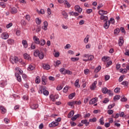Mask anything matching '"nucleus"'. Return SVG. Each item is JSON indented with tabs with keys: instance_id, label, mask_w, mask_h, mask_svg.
<instances>
[{
	"instance_id": "nucleus-53",
	"label": "nucleus",
	"mask_w": 129,
	"mask_h": 129,
	"mask_svg": "<svg viewBox=\"0 0 129 129\" xmlns=\"http://www.w3.org/2000/svg\"><path fill=\"white\" fill-rule=\"evenodd\" d=\"M120 31H121V33H122L123 34H125V30H124V28L121 27Z\"/></svg>"
},
{
	"instance_id": "nucleus-52",
	"label": "nucleus",
	"mask_w": 129,
	"mask_h": 129,
	"mask_svg": "<svg viewBox=\"0 0 129 129\" xmlns=\"http://www.w3.org/2000/svg\"><path fill=\"white\" fill-rule=\"evenodd\" d=\"M111 64H112V61L111 60H110L109 61H108L107 63V65L106 66V67H109V66H110V65H111Z\"/></svg>"
},
{
	"instance_id": "nucleus-31",
	"label": "nucleus",
	"mask_w": 129,
	"mask_h": 129,
	"mask_svg": "<svg viewBox=\"0 0 129 129\" xmlns=\"http://www.w3.org/2000/svg\"><path fill=\"white\" fill-rule=\"evenodd\" d=\"M41 82V79H40V77L37 76L36 77V80H35V83L37 84H39Z\"/></svg>"
},
{
	"instance_id": "nucleus-25",
	"label": "nucleus",
	"mask_w": 129,
	"mask_h": 129,
	"mask_svg": "<svg viewBox=\"0 0 129 129\" xmlns=\"http://www.w3.org/2000/svg\"><path fill=\"white\" fill-rule=\"evenodd\" d=\"M101 69V66H99L95 69L94 70L95 73H98V72H99Z\"/></svg>"
},
{
	"instance_id": "nucleus-54",
	"label": "nucleus",
	"mask_w": 129,
	"mask_h": 129,
	"mask_svg": "<svg viewBox=\"0 0 129 129\" xmlns=\"http://www.w3.org/2000/svg\"><path fill=\"white\" fill-rule=\"evenodd\" d=\"M59 56H60V53H59V52H56L55 53L54 57H55V58H58Z\"/></svg>"
},
{
	"instance_id": "nucleus-2",
	"label": "nucleus",
	"mask_w": 129,
	"mask_h": 129,
	"mask_svg": "<svg viewBox=\"0 0 129 129\" xmlns=\"http://www.w3.org/2000/svg\"><path fill=\"white\" fill-rule=\"evenodd\" d=\"M10 62L12 64L17 63L19 62V58L17 56H11L10 59Z\"/></svg>"
},
{
	"instance_id": "nucleus-1",
	"label": "nucleus",
	"mask_w": 129,
	"mask_h": 129,
	"mask_svg": "<svg viewBox=\"0 0 129 129\" xmlns=\"http://www.w3.org/2000/svg\"><path fill=\"white\" fill-rule=\"evenodd\" d=\"M39 93L42 94L43 93L45 96H48L49 95V91L46 90V87L44 86H41L39 87Z\"/></svg>"
},
{
	"instance_id": "nucleus-6",
	"label": "nucleus",
	"mask_w": 129,
	"mask_h": 129,
	"mask_svg": "<svg viewBox=\"0 0 129 129\" xmlns=\"http://www.w3.org/2000/svg\"><path fill=\"white\" fill-rule=\"evenodd\" d=\"M44 26L42 27V29L44 31H47L48 30V22L47 21H44L43 22Z\"/></svg>"
},
{
	"instance_id": "nucleus-18",
	"label": "nucleus",
	"mask_w": 129,
	"mask_h": 129,
	"mask_svg": "<svg viewBox=\"0 0 129 129\" xmlns=\"http://www.w3.org/2000/svg\"><path fill=\"white\" fill-rule=\"evenodd\" d=\"M110 24V21H106L105 23L104 24V28L105 29H108L109 28V25Z\"/></svg>"
},
{
	"instance_id": "nucleus-59",
	"label": "nucleus",
	"mask_w": 129,
	"mask_h": 129,
	"mask_svg": "<svg viewBox=\"0 0 129 129\" xmlns=\"http://www.w3.org/2000/svg\"><path fill=\"white\" fill-rule=\"evenodd\" d=\"M0 5L1 7H2V8H6V4H5V3L4 2H1Z\"/></svg>"
},
{
	"instance_id": "nucleus-32",
	"label": "nucleus",
	"mask_w": 129,
	"mask_h": 129,
	"mask_svg": "<svg viewBox=\"0 0 129 129\" xmlns=\"http://www.w3.org/2000/svg\"><path fill=\"white\" fill-rule=\"evenodd\" d=\"M59 71L60 72V73H61L62 74H66V69H64V68H61L59 70Z\"/></svg>"
},
{
	"instance_id": "nucleus-37",
	"label": "nucleus",
	"mask_w": 129,
	"mask_h": 129,
	"mask_svg": "<svg viewBox=\"0 0 129 129\" xmlns=\"http://www.w3.org/2000/svg\"><path fill=\"white\" fill-rule=\"evenodd\" d=\"M70 14H71L72 16H75V17H78V16H79V14L76 12H72L70 13Z\"/></svg>"
},
{
	"instance_id": "nucleus-23",
	"label": "nucleus",
	"mask_w": 129,
	"mask_h": 129,
	"mask_svg": "<svg viewBox=\"0 0 129 129\" xmlns=\"http://www.w3.org/2000/svg\"><path fill=\"white\" fill-rule=\"evenodd\" d=\"M15 70L17 72H19V74H20L21 75L23 74V71H22V70H21L20 68L17 67L15 69Z\"/></svg>"
},
{
	"instance_id": "nucleus-15",
	"label": "nucleus",
	"mask_w": 129,
	"mask_h": 129,
	"mask_svg": "<svg viewBox=\"0 0 129 129\" xmlns=\"http://www.w3.org/2000/svg\"><path fill=\"white\" fill-rule=\"evenodd\" d=\"M39 107V105H38V104H31L30 105V107L32 109H36L37 108H38V107Z\"/></svg>"
},
{
	"instance_id": "nucleus-36",
	"label": "nucleus",
	"mask_w": 129,
	"mask_h": 129,
	"mask_svg": "<svg viewBox=\"0 0 129 129\" xmlns=\"http://www.w3.org/2000/svg\"><path fill=\"white\" fill-rule=\"evenodd\" d=\"M76 102L75 101H73L72 102H69L68 103V105H70V106H73L74 105H75Z\"/></svg>"
},
{
	"instance_id": "nucleus-5",
	"label": "nucleus",
	"mask_w": 129,
	"mask_h": 129,
	"mask_svg": "<svg viewBox=\"0 0 129 129\" xmlns=\"http://www.w3.org/2000/svg\"><path fill=\"white\" fill-rule=\"evenodd\" d=\"M59 124L58 122L53 121L49 124V127H55V126H57Z\"/></svg>"
},
{
	"instance_id": "nucleus-39",
	"label": "nucleus",
	"mask_w": 129,
	"mask_h": 129,
	"mask_svg": "<svg viewBox=\"0 0 129 129\" xmlns=\"http://www.w3.org/2000/svg\"><path fill=\"white\" fill-rule=\"evenodd\" d=\"M104 119H103V117H102L100 119H99V122L100 124L102 125H103L104 124Z\"/></svg>"
},
{
	"instance_id": "nucleus-20",
	"label": "nucleus",
	"mask_w": 129,
	"mask_h": 129,
	"mask_svg": "<svg viewBox=\"0 0 129 129\" xmlns=\"http://www.w3.org/2000/svg\"><path fill=\"white\" fill-rule=\"evenodd\" d=\"M22 44L24 46V48H28V42H27V40H22Z\"/></svg>"
},
{
	"instance_id": "nucleus-33",
	"label": "nucleus",
	"mask_w": 129,
	"mask_h": 129,
	"mask_svg": "<svg viewBox=\"0 0 129 129\" xmlns=\"http://www.w3.org/2000/svg\"><path fill=\"white\" fill-rule=\"evenodd\" d=\"M64 5H66L67 8H70V7H71V5L70 3H68V1H67V0H64Z\"/></svg>"
},
{
	"instance_id": "nucleus-8",
	"label": "nucleus",
	"mask_w": 129,
	"mask_h": 129,
	"mask_svg": "<svg viewBox=\"0 0 129 129\" xmlns=\"http://www.w3.org/2000/svg\"><path fill=\"white\" fill-rule=\"evenodd\" d=\"M124 41H123V37H120L119 40H118V45L120 47H121L122 46L123 43Z\"/></svg>"
},
{
	"instance_id": "nucleus-49",
	"label": "nucleus",
	"mask_w": 129,
	"mask_h": 129,
	"mask_svg": "<svg viewBox=\"0 0 129 129\" xmlns=\"http://www.w3.org/2000/svg\"><path fill=\"white\" fill-rule=\"evenodd\" d=\"M96 120H97V119L95 117L93 118V119H89V121L90 122H95L96 121Z\"/></svg>"
},
{
	"instance_id": "nucleus-27",
	"label": "nucleus",
	"mask_w": 129,
	"mask_h": 129,
	"mask_svg": "<svg viewBox=\"0 0 129 129\" xmlns=\"http://www.w3.org/2000/svg\"><path fill=\"white\" fill-rule=\"evenodd\" d=\"M43 69H45V70H49L50 69V67L49 64H44L43 67Z\"/></svg>"
},
{
	"instance_id": "nucleus-14",
	"label": "nucleus",
	"mask_w": 129,
	"mask_h": 129,
	"mask_svg": "<svg viewBox=\"0 0 129 129\" xmlns=\"http://www.w3.org/2000/svg\"><path fill=\"white\" fill-rule=\"evenodd\" d=\"M10 12L11 14H17L18 13V9L15 7L11 8Z\"/></svg>"
},
{
	"instance_id": "nucleus-13",
	"label": "nucleus",
	"mask_w": 129,
	"mask_h": 129,
	"mask_svg": "<svg viewBox=\"0 0 129 129\" xmlns=\"http://www.w3.org/2000/svg\"><path fill=\"white\" fill-rule=\"evenodd\" d=\"M15 76L19 82H22V78L21 77V76H20V74H19L18 73H15Z\"/></svg>"
},
{
	"instance_id": "nucleus-51",
	"label": "nucleus",
	"mask_w": 129,
	"mask_h": 129,
	"mask_svg": "<svg viewBox=\"0 0 129 129\" xmlns=\"http://www.w3.org/2000/svg\"><path fill=\"white\" fill-rule=\"evenodd\" d=\"M122 85H124L125 86H127L128 85V82L126 81H123L121 83Z\"/></svg>"
},
{
	"instance_id": "nucleus-24",
	"label": "nucleus",
	"mask_w": 129,
	"mask_h": 129,
	"mask_svg": "<svg viewBox=\"0 0 129 129\" xmlns=\"http://www.w3.org/2000/svg\"><path fill=\"white\" fill-rule=\"evenodd\" d=\"M102 60H103V62H107V61H109V57L103 56L102 58Z\"/></svg>"
},
{
	"instance_id": "nucleus-47",
	"label": "nucleus",
	"mask_w": 129,
	"mask_h": 129,
	"mask_svg": "<svg viewBox=\"0 0 129 129\" xmlns=\"http://www.w3.org/2000/svg\"><path fill=\"white\" fill-rule=\"evenodd\" d=\"M22 26H26L27 25V22L24 20H21Z\"/></svg>"
},
{
	"instance_id": "nucleus-44",
	"label": "nucleus",
	"mask_w": 129,
	"mask_h": 129,
	"mask_svg": "<svg viewBox=\"0 0 129 129\" xmlns=\"http://www.w3.org/2000/svg\"><path fill=\"white\" fill-rule=\"evenodd\" d=\"M24 57L25 59H26V60H29L30 59V56L27 53H25L24 54Z\"/></svg>"
},
{
	"instance_id": "nucleus-7",
	"label": "nucleus",
	"mask_w": 129,
	"mask_h": 129,
	"mask_svg": "<svg viewBox=\"0 0 129 129\" xmlns=\"http://www.w3.org/2000/svg\"><path fill=\"white\" fill-rule=\"evenodd\" d=\"M0 110L2 114H5V113L7 112V109H6V108H5L3 105L0 106Z\"/></svg>"
},
{
	"instance_id": "nucleus-21",
	"label": "nucleus",
	"mask_w": 129,
	"mask_h": 129,
	"mask_svg": "<svg viewBox=\"0 0 129 129\" xmlns=\"http://www.w3.org/2000/svg\"><path fill=\"white\" fill-rule=\"evenodd\" d=\"M75 86H76V87H77V88H80V85H79V79H77L75 81Z\"/></svg>"
},
{
	"instance_id": "nucleus-64",
	"label": "nucleus",
	"mask_w": 129,
	"mask_h": 129,
	"mask_svg": "<svg viewBox=\"0 0 129 129\" xmlns=\"http://www.w3.org/2000/svg\"><path fill=\"white\" fill-rule=\"evenodd\" d=\"M107 113L108 114H112V113H113V111L112 110H108Z\"/></svg>"
},
{
	"instance_id": "nucleus-45",
	"label": "nucleus",
	"mask_w": 129,
	"mask_h": 129,
	"mask_svg": "<svg viewBox=\"0 0 129 129\" xmlns=\"http://www.w3.org/2000/svg\"><path fill=\"white\" fill-rule=\"evenodd\" d=\"M107 93H108L110 96H112L113 95V93H112V91L110 90H108Z\"/></svg>"
},
{
	"instance_id": "nucleus-12",
	"label": "nucleus",
	"mask_w": 129,
	"mask_h": 129,
	"mask_svg": "<svg viewBox=\"0 0 129 129\" xmlns=\"http://www.w3.org/2000/svg\"><path fill=\"white\" fill-rule=\"evenodd\" d=\"M46 80H47V78L46 77V76H43L41 78V81L43 85H46V84H47Z\"/></svg>"
},
{
	"instance_id": "nucleus-9",
	"label": "nucleus",
	"mask_w": 129,
	"mask_h": 129,
	"mask_svg": "<svg viewBox=\"0 0 129 129\" xmlns=\"http://www.w3.org/2000/svg\"><path fill=\"white\" fill-rule=\"evenodd\" d=\"M75 10L76 12H78V13H80L82 12V9L78 5L75 6Z\"/></svg>"
},
{
	"instance_id": "nucleus-60",
	"label": "nucleus",
	"mask_w": 129,
	"mask_h": 129,
	"mask_svg": "<svg viewBox=\"0 0 129 129\" xmlns=\"http://www.w3.org/2000/svg\"><path fill=\"white\" fill-rule=\"evenodd\" d=\"M109 101V100L108 98H105L104 100L103 101V103H107V102H108Z\"/></svg>"
},
{
	"instance_id": "nucleus-4",
	"label": "nucleus",
	"mask_w": 129,
	"mask_h": 129,
	"mask_svg": "<svg viewBox=\"0 0 129 129\" xmlns=\"http://www.w3.org/2000/svg\"><path fill=\"white\" fill-rule=\"evenodd\" d=\"M50 98L52 101H55L56 99H58V98H59V96L58 95H55L54 96L53 95H51L50 96Z\"/></svg>"
},
{
	"instance_id": "nucleus-48",
	"label": "nucleus",
	"mask_w": 129,
	"mask_h": 129,
	"mask_svg": "<svg viewBox=\"0 0 129 129\" xmlns=\"http://www.w3.org/2000/svg\"><path fill=\"white\" fill-rule=\"evenodd\" d=\"M93 59H94V56H93V55H90L88 56V59L89 61H92Z\"/></svg>"
},
{
	"instance_id": "nucleus-58",
	"label": "nucleus",
	"mask_w": 129,
	"mask_h": 129,
	"mask_svg": "<svg viewBox=\"0 0 129 129\" xmlns=\"http://www.w3.org/2000/svg\"><path fill=\"white\" fill-rule=\"evenodd\" d=\"M61 64V61L60 60H57L55 62V66H59Z\"/></svg>"
},
{
	"instance_id": "nucleus-19",
	"label": "nucleus",
	"mask_w": 129,
	"mask_h": 129,
	"mask_svg": "<svg viewBox=\"0 0 129 129\" xmlns=\"http://www.w3.org/2000/svg\"><path fill=\"white\" fill-rule=\"evenodd\" d=\"M96 99H97V98H94L92 99L89 101V104H94V103H96Z\"/></svg>"
},
{
	"instance_id": "nucleus-40",
	"label": "nucleus",
	"mask_w": 129,
	"mask_h": 129,
	"mask_svg": "<svg viewBox=\"0 0 129 129\" xmlns=\"http://www.w3.org/2000/svg\"><path fill=\"white\" fill-rule=\"evenodd\" d=\"M71 61L73 62H76V61H78L79 60V58L78 57H72L71 58Z\"/></svg>"
},
{
	"instance_id": "nucleus-30",
	"label": "nucleus",
	"mask_w": 129,
	"mask_h": 129,
	"mask_svg": "<svg viewBox=\"0 0 129 129\" xmlns=\"http://www.w3.org/2000/svg\"><path fill=\"white\" fill-rule=\"evenodd\" d=\"M113 99L114 101H116L117 100H119V99H120V95H116L114 97Z\"/></svg>"
},
{
	"instance_id": "nucleus-3",
	"label": "nucleus",
	"mask_w": 129,
	"mask_h": 129,
	"mask_svg": "<svg viewBox=\"0 0 129 129\" xmlns=\"http://www.w3.org/2000/svg\"><path fill=\"white\" fill-rule=\"evenodd\" d=\"M1 38L4 40H7V39H9V34L7 33H3L1 34Z\"/></svg>"
},
{
	"instance_id": "nucleus-43",
	"label": "nucleus",
	"mask_w": 129,
	"mask_h": 129,
	"mask_svg": "<svg viewBox=\"0 0 129 129\" xmlns=\"http://www.w3.org/2000/svg\"><path fill=\"white\" fill-rule=\"evenodd\" d=\"M35 67L32 64H30L28 67V70H34Z\"/></svg>"
},
{
	"instance_id": "nucleus-55",
	"label": "nucleus",
	"mask_w": 129,
	"mask_h": 129,
	"mask_svg": "<svg viewBox=\"0 0 129 129\" xmlns=\"http://www.w3.org/2000/svg\"><path fill=\"white\" fill-rule=\"evenodd\" d=\"M70 123L71 124V126H75V125L77 124L76 123L74 122V121H71Z\"/></svg>"
},
{
	"instance_id": "nucleus-57",
	"label": "nucleus",
	"mask_w": 129,
	"mask_h": 129,
	"mask_svg": "<svg viewBox=\"0 0 129 129\" xmlns=\"http://www.w3.org/2000/svg\"><path fill=\"white\" fill-rule=\"evenodd\" d=\"M109 78H110V76L108 75H106L105 76V81H107V80H109Z\"/></svg>"
},
{
	"instance_id": "nucleus-28",
	"label": "nucleus",
	"mask_w": 129,
	"mask_h": 129,
	"mask_svg": "<svg viewBox=\"0 0 129 129\" xmlns=\"http://www.w3.org/2000/svg\"><path fill=\"white\" fill-rule=\"evenodd\" d=\"M38 56L39 57V59H43L44 58V53L42 52H39Z\"/></svg>"
},
{
	"instance_id": "nucleus-38",
	"label": "nucleus",
	"mask_w": 129,
	"mask_h": 129,
	"mask_svg": "<svg viewBox=\"0 0 129 129\" xmlns=\"http://www.w3.org/2000/svg\"><path fill=\"white\" fill-rule=\"evenodd\" d=\"M102 93L104 94H106L107 93L108 90L106 88H104L102 89Z\"/></svg>"
},
{
	"instance_id": "nucleus-16",
	"label": "nucleus",
	"mask_w": 129,
	"mask_h": 129,
	"mask_svg": "<svg viewBox=\"0 0 129 129\" xmlns=\"http://www.w3.org/2000/svg\"><path fill=\"white\" fill-rule=\"evenodd\" d=\"M33 40L35 44H40V39L37 36H34Z\"/></svg>"
},
{
	"instance_id": "nucleus-62",
	"label": "nucleus",
	"mask_w": 129,
	"mask_h": 129,
	"mask_svg": "<svg viewBox=\"0 0 129 129\" xmlns=\"http://www.w3.org/2000/svg\"><path fill=\"white\" fill-rule=\"evenodd\" d=\"M68 91V87H65L63 88V92H64V93H66Z\"/></svg>"
},
{
	"instance_id": "nucleus-56",
	"label": "nucleus",
	"mask_w": 129,
	"mask_h": 129,
	"mask_svg": "<svg viewBox=\"0 0 129 129\" xmlns=\"http://www.w3.org/2000/svg\"><path fill=\"white\" fill-rule=\"evenodd\" d=\"M119 116L120 117H125V115H124V113L123 112H122L120 113Z\"/></svg>"
},
{
	"instance_id": "nucleus-35",
	"label": "nucleus",
	"mask_w": 129,
	"mask_h": 129,
	"mask_svg": "<svg viewBox=\"0 0 129 129\" xmlns=\"http://www.w3.org/2000/svg\"><path fill=\"white\" fill-rule=\"evenodd\" d=\"M36 23L37 25H41V23H42V20L37 18L36 19Z\"/></svg>"
},
{
	"instance_id": "nucleus-42",
	"label": "nucleus",
	"mask_w": 129,
	"mask_h": 129,
	"mask_svg": "<svg viewBox=\"0 0 129 129\" xmlns=\"http://www.w3.org/2000/svg\"><path fill=\"white\" fill-rule=\"evenodd\" d=\"M114 92H115V93H118V92H120V88L117 87L114 90Z\"/></svg>"
},
{
	"instance_id": "nucleus-61",
	"label": "nucleus",
	"mask_w": 129,
	"mask_h": 129,
	"mask_svg": "<svg viewBox=\"0 0 129 129\" xmlns=\"http://www.w3.org/2000/svg\"><path fill=\"white\" fill-rule=\"evenodd\" d=\"M114 104H111V105H109L108 106V108L109 109H111V108H112V107H113L114 106Z\"/></svg>"
},
{
	"instance_id": "nucleus-10",
	"label": "nucleus",
	"mask_w": 129,
	"mask_h": 129,
	"mask_svg": "<svg viewBox=\"0 0 129 129\" xmlns=\"http://www.w3.org/2000/svg\"><path fill=\"white\" fill-rule=\"evenodd\" d=\"M98 13L100 16H103V15H107V11L103 10H100Z\"/></svg>"
},
{
	"instance_id": "nucleus-34",
	"label": "nucleus",
	"mask_w": 129,
	"mask_h": 129,
	"mask_svg": "<svg viewBox=\"0 0 129 129\" xmlns=\"http://www.w3.org/2000/svg\"><path fill=\"white\" fill-rule=\"evenodd\" d=\"M39 44H40V45H41V46H44V45H45V44H46V41L44 39H41L40 41Z\"/></svg>"
},
{
	"instance_id": "nucleus-22",
	"label": "nucleus",
	"mask_w": 129,
	"mask_h": 129,
	"mask_svg": "<svg viewBox=\"0 0 129 129\" xmlns=\"http://www.w3.org/2000/svg\"><path fill=\"white\" fill-rule=\"evenodd\" d=\"M61 14L66 20H68V14H67V13L65 11H62Z\"/></svg>"
},
{
	"instance_id": "nucleus-41",
	"label": "nucleus",
	"mask_w": 129,
	"mask_h": 129,
	"mask_svg": "<svg viewBox=\"0 0 129 129\" xmlns=\"http://www.w3.org/2000/svg\"><path fill=\"white\" fill-rule=\"evenodd\" d=\"M75 94H76L75 93H73L70 95H69V99H72V98H73L74 96H75Z\"/></svg>"
},
{
	"instance_id": "nucleus-50",
	"label": "nucleus",
	"mask_w": 129,
	"mask_h": 129,
	"mask_svg": "<svg viewBox=\"0 0 129 129\" xmlns=\"http://www.w3.org/2000/svg\"><path fill=\"white\" fill-rule=\"evenodd\" d=\"M126 100H127V99H126V98L124 97V96H123V97H121V99L120 101H122V102H124V101H126Z\"/></svg>"
},
{
	"instance_id": "nucleus-46",
	"label": "nucleus",
	"mask_w": 129,
	"mask_h": 129,
	"mask_svg": "<svg viewBox=\"0 0 129 129\" xmlns=\"http://www.w3.org/2000/svg\"><path fill=\"white\" fill-rule=\"evenodd\" d=\"M119 32H120V29L119 28H116L114 30V34H118Z\"/></svg>"
},
{
	"instance_id": "nucleus-11",
	"label": "nucleus",
	"mask_w": 129,
	"mask_h": 129,
	"mask_svg": "<svg viewBox=\"0 0 129 129\" xmlns=\"http://www.w3.org/2000/svg\"><path fill=\"white\" fill-rule=\"evenodd\" d=\"M96 84H97V82L96 81L94 82V83L92 84L90 86V88L91 90H94L96 88Z\"/></svg>"
},
{
	"instance_id": "nucleus-17",
	"label": "nucleus",
	"mask_w": 129,
	"mask_h": 129,
	"mask_svg": "<svg viewBox=\"0 0 129 129\" xmlns=\"http://www.w3.org/2000/svg\"><path fill=\"white\" fill-rule=\"evenodd\" d=\"M100 20H101L102 21H107V20H108V17L107 16H105L104 15H101L100 17Z\"/></svg>"
},
{
	"instance_id": "nucleus-26",
	"label": "nucleus",
	"mask_w": 129,
	"mask_h": 129,
	"mask_svg": "<svg viewBox=\"0 0 129 129\" xmlns=\"http://www.w3.org/2000/svg\"><path fill=\"white\" fill-rule=\"evenodd\" d=\"M39 54H40V51L39 50H36L34 51V55L35 57H38L39 56Z\"/></svg>"
},
{
	"instance_id": "nucleus-63",
	"label": "nucleus",
	"mask_w": 129,
	"mask_h": 129,
	"mask_svg": "<svg viewBox=\"0 0 129 129\" xmlns=\"http://www.w3.org/2000/svg\"><path fill=\"white\" fill-rule=\"evenodd\" d=\"M84 73L86 75H87V74H88V73H89V70H88V69L85 70Z\"/></svg>"
},
{
	"instance_id": "nucleus-29",
	"label": "nucleus",
	"mask_w": 129,
	"mask_h": 129,
	"mask_svg": "<svg viewBox=\"0 0 129 129\" xmlns=\"http://www.w3.org/2000/svg\"><path fill=\"white\" fill-rule=\"evenodd\" d=\"M74 115V111L72 110L68 115L69 118L72 117V116Z\"/></svg>"
}]
</instances>
